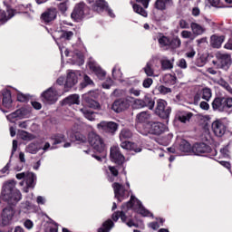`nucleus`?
Instances as JSON below:
<instances>
[{
    "label": "nucleus",
    "mask_w": 232,
    "mask_h": 232,
    "mask_svg": "<svg viewBox=\"0 0 232 232\" xmlns=\"http://www.w3.org/2000/svg\"><path fill=\"white\" fill-rule=\"evenodd\" d=\"M2 195L3 200L7 202L9 206H15L23 197L21 191L15 188V180L14 179H10L4 183Z\"/></svg>",
    "instance_id": "obj_1"
},
{
    "label": "nucleus",
    "mask_w": 232,
    "mask_h": 232,
    "mask_svg": "<svg viewBox=\"0 0 232 232\" xmlns=\"http://www.w3.org/2000/svg\"><path fill=\"white\" fill-rule=\"evenodd\" d=\"M158 43L160 48H165L166 50H177L182 44V41H180L179 36L169 38V36L162 35L158 39Z\"/></svg>",
    "instance_id": "obj_2"
},
{
    "label": "nucleus",
    "mask_w": 232,
    "mask_h": 232,
    "mask_svg": "<svg viewBox=\"0 0 232 232\" xmlns=\"http://www.w3.org/2000/svg\"><path fill=\"white\" fill-rule=\"evenodd\" d=\"M229 108H232V98L230 97H216L212 102L214 111H227Z\"/></svg>",
    "instance_id": "obj_3"
},
{
    "label": "nucleus",
    "mask_w": 232,
    "mask_h": 232,
    "mask_svg": "<svg viewBox=\"0 0 232 232\" xmlns=\"http://www.w3.org/2000/svg\"><path fill=\"white\" fill-rule=\"evenodd\" d=\"M133 108L140 110L142 108H148V110H154L155 108V98L151 94L147 93L143 99H136L133 102Z\"/></svg>",
    "instance_id": "obj_4"
},
{
    "label": "nucleus",
    "mask_w": 232,
    "mask_h": 232,
    "mask_svg": "<svg viewBox=\"0 0 232 232\" xmlns=\"http://www.w3.org/2000/svg\"><path fill=\"white\" fill-rule=\"evenodd\" d=\"M88 142L93 148L94 151H104L106 149V144H104V140L95 132H90L88 135Z\"/></svg>",
    "instance_id": "obj_5"
},
{
    "label": "nucleus",
    "mask_w": 232,
    "mask_h": 232,
    "mask_svg": "<svg viewBox=\"0 0 232 232\" xmlns=\"http://www.w3.org/2000/svg\"><path fill=\"white\" fill-rule=\"evenodd\" d=\"M90 12V7L84 4V2H80L75 5L72 13L71 14L72 19L74 21H82L84 19V15Z\"/></svg>",
    "instance_id": "obj_6"
},
{
    "label": "nucleus",
    "mask_w": 232,
    "mask_h": 232,
    "mask_svg": "<svg viewBox=\"0 0 232 232\" xmlns=\"http://www.w3.org/2000/svg\"><path fill=\"white\" fill-rule=\"evenodd\" d=\"M155 113L158 115V117H160V119H169V115L171 114V107H168V102L160 99L157 101Z\"/></svg>",
    "instance_id": "obj_7"
},
{
    "label": "nucleus",
    "mask_w": 232,
    "mask_h": 232,
    "mask_svg": "<svg viewBox=\"0 0 232 232\" xmlns=\"http://www.w3.org/2000/svg\"><path fill=\"white\" fill-rule=\"evenodd\" d=\"M217 61H213V64L221 70H229L231 66V55L226 53H218L216 55Z\"/></svg>",
    "instance_id": "obj_8"
},
{
    "label": "nucleus",
    "mask_w": 232,
    "mask_h": 232,
    "mask_svg": "<svg viewBox=\"0 0 232 232\" xmlns=\"http://www.w3.org/2000/svg\"><path fill=\"white\" fill-rule=\"evenodd\" d=\"M111 188L114 191V197L119 202L121 200H126L130 198V191L124 188V186L119 182H114L111 185Z\"/></svg>",
    "instance_id": "obj_9"
},
{
    "label": "nucleus",
    "mask_w": 232,
    "mask_h": 232,
    "mask_svg": "<svg viewBox=\"0 0 232 232\" xmlns=\"http://www.w3.org/2000/svg\"><path fill=\"white\" fill-rule=\"evenodd\" d=\"M57 14H59L57 8L49 7L41 14L40 19L44 24H52L57 19Z\"/></svg>",
    "instance_id": "obj_10"
},
{
    "label": "nucleus",
    "mask_w": 232,
    "mask_h": 232,
    "mask_svg": "<svg viewBox=\"0 0 232 232\" xmlns=\"http://www.w3.org/2000/svg\"><path fill=\"white\" fill-rule=\"evenodd\" d=\"M41 98L45 104H55L57 102V91L53 87H50L41 94Z\"/></svg>",
    "instance_id": "obj_11"
},
{
    "label": "nucleus",
    "mask_w": 232,
    "mask_h": 232,
    "mask_svg": "<svg viewBox=\"0 0 232 232\" xmlns=\"http://www.w3.org/2000/svg\"><path fill=\"white\" fill-rule=\"evenodd\" d=\"M98 130H102L103 133H111L113 135L119 130V124L115 121H101L97 125Z\"/></svg>",
    "instance_id": "obj_12"
},
{
    "label": "nucleus",
    "mask_w": 232,
    "mask_h": 232,
    "mask_svg": "<svg viewBox=\"0 0 232 232\" xmlns=\"http://www.w3.org/2000/svg\"><path fill=\"white\" fill-rule=\"evenodd\" d=\"M130 108V102L127 99L120 98L111 105V110L115 111L116 113H121V111H125V110H128Z\"/></svg>",
    "instance_id": "obj_13"
},
{
    "label": "nucleus",
    "mask_w": 232,
    "mask_h": 232,
    "mask_svg": "<svg viewBox=\"0 0 232 232\" xmlns=\"http://www.w3.org/2000/svg\"><path fill=\"white\" fill-rule=\"evenodd\" d=\"M191 152L194 153V155L211 153V147L204 142H197L192 146Z\"/></svg>",
    "instance_id": "obj_14"
},
{
    "label": "nucleus",
    "mask_w": 232,
    "mask_h": 232,
    "mask_svg": "<svg viewBox=\"0 0 232 232\" xmlns=\"http://www.w3.org/2000/svg\"><path fill=\"white\" fill-rule=\"evenodd\" d=\"M111 160L115 164H118V166H122V164H124V160H126V158H124V155L121 153L119 148L114 147L111 148Z\"/></svg>",
    "instance_id": "obj_15"
},
{
    "label": "nucleus",
    "mask_w": 232,
    "mask_h": 232,
    "mask_svg": "<svg viewBox=\"0 0 232 232\" xmlns=\"http://www.w3.org/2000/svg\"><path fill=\"white\" fill-rule=\"evenodd\" d=\"M2 104L4 108L7 110H12L14 108V101L12 100V91L8 89H4L2 91Z\"/></svg>",
    "instance_id": "obj_16"
},
{
    "label": "nucleus",
    "mask_w": 232,
    "mask_h": 232,
    "mask_svg": "<svg viewBox=\"0 0 232 232\" xmlns=\"http://www.w3.org/2000/svg\"><path fill=\"white\" fill-rule=\"evenodd\" d=\"M168 130V126L162 122L155 121L150 124L149 133L150 135H162Z\"/></svg>",
    "instance_id": "obj_17"
},
{
    "label": "nucleus",
    "mask_w": 232,
    "mask_h": 232,
    "mask_svg": "<svg viewBox=\"0 0 232 232\" xmlns=\"http://www.w3.org/2000/svg\"><path fill=\"white\" fill-rule=\"evenodd\" d=\"M79 82V77L77 76V73L75 72H69L67 73V78L64 83L65 92H69L71 88H73L75 84Z\"/></svg>",
    "instance_id": "obj_18"
},
{
    "label": "nucleus",
    "mask_w": 232,
    "mask_h": 232,
    "mask_svg": "<svg viewBox=\"0 0 232 232\" xmlns=\"http://www.w3.org/2000/svg\"><path fill=\"white\" fill-rule=\"evenodd\" d=\"M212 130L216 137H222L226 133V125L222 121L217 120L212 123Z\"/></svg>",
    "instance_id": "obj_19"
},
{
    "label": "nucleus",
    "mask_w": 232,
    "mask_h": 232,
    "mask_svg": "<svg viewBox=\"0 0 232 232\" xmlns=\"http://www.w3.org/2000/svg\"><path fill=\"white\" fill-rule=\"evenodd\" d=\"M88 66H89V70L93 72V73H95V75H97V77L102 81L104 79V77H106V71L102 70V68L97 65L95 62L90 61L88 63Z\"/></svg>",
    "instance_id": "obj_20"
},
{
    "label": "nucleus",
    "mask_w": 232,
    "mask_h": 232,
    "mask_svg": "<svg viewBox=\"0 0 232 232\" xmlns=\"http://www.w3.org/2000/svg\"><path fill=\"white\" fill-rule=\"evenodd\" d=\"M12 218H14V208L12 207L5 208L2 211V223L4 226L10 224Z\"/></svg>",
    "instance_id": "obj_21"
},
{
    "label": "nucleus",
    "mask_w": 232,
    "mask_h": 232,
    "mask_svg": "<svg viewBox=\"0 0 232 232\" xmlns=\"http://www.w3.org/2000/svg\"><path fill=\"white\" fill-rule=\"evenodd\" d=\"M173 0H156L154 8L160 12H164V10H168L169 6H173Z\"/></svg>",
    "instance_id": "obj_22"
},
{
    "label": "nucleus",
    "mask_w": 232,
    "mask_h": 232,
    "mask_svg": "<svg viewBox=\"0 0 232 232\" xmlns=\"http://www.w3.org/2000/svg\"><path fill=\"white\" fill-rule=\"evenodd\" d=\"M121 147L123 150H130V151H135V153H140L142 151V149L140 147H138L136 143H132L126 140H123L121 141Z\"/></svg>",
    "instance_id": "obj_23"
},
{
    "label": "nucleus",
    "mask_w": 232,
    "mask_h": 232,
    "mask_svg": "<svg viewBox=\"0 0 232 232\" xmlns=\"http://www.w3.org/2000/svg\"><path fill=\"white\" fill-rule=\"evenodd\" d=\"M108 169L109 170L106 171L108 182H115V179L119 177V169L117 167L113 166H109Z\"/></svg>",
    "instance_id": "obj_24"
},
{
    "label": "nucleus",
    "mask_w": 232,
    "mask_h": 232,
    "mask_svg": "<svg viewBox=\"0 0 232 232\" xmlns=\"http://www.w3.org/2000/svg\"><path fill=\"white\" fill-rule=\"evenodd\" d=\"M79 99V94H71L63 100V106H72L73 104H79L81 102Z\"/></svg>",
    "instance_id": "obj_25"
},
{
    "label": "nucleus",
    "mask_w": 232,
    "mask_h": 232,
    "mask_svg": "<svg viewBox=\"0 0 232 232\" xmlns=\"http://www.w3.org/2000/svg\"><path fill=\"white\" fill-rule=\"evenodd\" d=\"M9 12V14H6V11L0 10V26H3L4 24H6L12 17H14V9H11Z\"/></svg>",
    "instance_id": "obj_26"
},
{
    "label": "nucleus",
    "mask_w": 232,
    "mask_h": 232,
    "mask_svg": "<svg viewBox=\"0 0 232 232\" xmlns=\"http://www.w3.org/2000/svg\"><path fill=\"white\" fill-rule=\"evenodd\" d=\"M226 37L224 35L218 36V35H212L210 37V44L212 48H220L222 46V43H224V40Z\"/></svg>",
    "instance_id": "obj_27"
},
{
    "label": "nucleus",
    "mask_w": 232,
    "mask_h": 232,
    "mask_svg": "<svg viewBox=\"0 0 232 232\" xmlns=\"http://www.w3.org/2000/svg\"><path fill=\"white\" fill-rule=\"evenodd\" d=\"M108 8V2L106 0H96L92 5L94 12H104Z\"/></svg>",
    "instance_id": "obj_28"
},
{
    "label": "nucleus",
    "mask_w": 232,
    "mask_h": 232,
    "mask_svg": "<svg viewBox=\"0 0 232 232\" xmlns=\"http://www.w3.org/2000/svg\"><path fill=\"white\" fill-rule=\"evenodd\" d=\"M51 140H53V146H57V144L66 142V136L63 133H55L51 136Z\"/></svg>",
    "instance_id": "obj_29"
},
{
    "label": "nucleus",
    "mask_w": 232,
    "mask_h": 232,
    "mask_svg": "<svg viewBox=\"0 0 232 232\" xmlns=\"http://www.w3.org/2000/svg\"><path fill=\"white\" fill-rule=\"evenodd\" d=\"M193 117V112L189 111H183L178 114V121L179 122H182L183 124H186V122H189Z\"/></svg>",
    "instance_id": "obj_30"
},
{
    "label": "nucleus",
    "mask_w": 232,
    "mask_h": 232,
    "mask_svg": "<svg viewBox=\"0 0 232 232\" xmlns=\"http://www.w3.org/2000/svg\"><path fill=\"white\" fill-rule=\"evenodd\" d=\"M162 82L163 84H166L167 86H173L174 84L177 83V77L172 74H165L162 77Z\"/></svg>",
    "instance_id": "obj_31"
},
{
    "label": "nucleus",
    "mask_w": 232,
    "mask_h": 232,
    "mask_svg": "<svg viewBox=\"0 0 232 232\" xmlns=\"http://www.w3.org/2000/svg\"><path fill=\"white\" fill-rule=\"evenodd\" d=\"M115 223L111 219H107L102 223V227L98 229V232H110L114 227Z\"/></svg>",
    "instance_id": "obj_32"
},
{
    "label": "nucleus",
    "mask_w": 232,
    "mask_h": 232,
    "mask_svg": "<svg viewBox=\"0 0 232 232\" xmlns=\"http://www.w3.org/2000/svg\"><path fill=\"white\" fill-rule=\"evenodd\" d=\"M190 28H191L194 35H202V34H204V32H206V28L202 27V25H200L195 22H192L190 24Z\"/></svg>",
    "instance_id": "obj_33"
},
{
    "label": "nucleus",
    "mask_w": 232,
    "mask_h": 232,
    "mask_svg": "<svg viewBox=\"0 0 232 232\" xmlns=\"http://www.w3.org/2000/svg\"><path fill=\"white\" fill-rule=\"evenodd\" d=\"M192 148L191 144L186 140H181L179 145V151H182L183 153H191Z\"/></svg>",
    "instance_id": "obj_34"
},
{
    "label": "nucleus",
    "mask_w": 232,
    "mask_h": 232,
    "mask_svg": "<svg viewBox=\"0 0 232 232\" xmlns=\"http://www.w3.org/2000/svg\"><path fill=\"white\" fill-rule=\"evenodd\" d=\"M35 174L34 172H27L25 176V184L27 188H35Z\"/></svg>",
    "instance_id": "obj_35"
},
{
    "label": "nucleus",
    "mask_w": 232,
    "mask_h": 232,
    "mask_svg": "<svg viewBox=\"0 0 232 232\" xmlns=\"http://www.w3.org/2000/svg\"><path fill=\"white\" fill-rule=\"evenodd\" d=\"M87 153L92 155L93 159H96L98 162H102V159H106V149H103L102 152L95 150L93 153H92V150H88Z\"/></svg>",
    "instance_id": "obj_36"
},
{
    "label": "nucleus",
    "mask_w": 232,
    "mask_h": 232,
    "mask_svg": "<svg viewBox=\"0 0 232 232\" xmlns=\"http://www.w3.org/2000/svg\"><path fill=\"white\" fill-rule=\"evenodd\" d=\"M150 115L148 111H141L136 116L137 122H140V124H143L144 122H148V121H150Z\"/></svg>",
    "instance_id": "obj_37"
},
{
    "label": "nucleus",
    "mask_w": 232,
    "mask_h": 232,
    "mask_svg": "<svg viewBox=\"0 0 232 232\" xmlns=\"http://www.w3.org/2000/svg\"><path fill=\"white\" fill-rule=\"evenodd\" d=\"M71 140L77 141V142H86V137L82 135L79 131H75L70 134Z\"/></svg>",
    "instance_id": "obj_38"
},
{
    "label": "nucleus",
    "mask_w": 232,
    "mask_h": 232,
    "mask_svg": "<svg viewBox=\"0 0 232 232\" xmlns=\"http://www.w3.org/2000/svg\"><path fill=\"white\" fill-rule=\"evenodd\" d=\"M138 208L137 213L141 215V217H150V215H151V212L142 206V202H140V200H138Z\"/></svg>",
    "instance_id": "obj_39"
},
{
    "label": "nucleus",
    "mask_w": 232,
    "mask_h": 232,
    "mask_svg": "<svg viewBox=\"0 0 232 232\" xmlns=\"http://www.w3.org/2000/svg\"><path fill=\"white\" fill-rule=\"evenodd\" d=\"M131 137H133V133L131 132V130H130V129L121 130L120 133L121 141L128 140V139H131Z\"/></svg>",
    "instance_id": "obj_40"
},
{
    "label": "nucleus",
    "mask_w": 232,
    "mask_h": 232,
    "mask_svg": "<svg viewBox=\"0 0 232 232\" xmlns=\"http://www.w3.org/2000/svg\"><path fill=\"white\" fill-rule=\"evenodd\" d=\"M147 77H155V70L153 69V64L151 63H147L146 66L143 68Z\"/></svg>",
    "instance_id": "obj_41"
},
{
    "label": "nucleus",
    "mask_w": 232,
    "mask_h": 232,
    "mask_svg": "<svg viewBox=\"0 0 232 232\" xmlns=\"http://www.w3.org/2000/svg\"><path fill=\"white\" fill-rule=\"evenodd\" d=\"M39 150H41V148H39V145L35 142H32L26 147L27 153H31V155H35Z\"/></svg>",
    "instance_id": "obj_42"
},
{
    "label": "nucleus",
    "mask_w": 232,
    "mask_h": 232,
    "mask_svg": "<svg viewBox=\"0 0 232 232\" xmlns=\"http://www.w3.org/2000/svg\"><path fill=\"white\" fill-rule=\"evenodd\" d=\"M135 200L137 203L139 202V199H137L135 196L131 195L130 200L121 206L122 209H131V208L135 206Z\"/></svg>",
    "instance_id": "obj_43"
},
{
    "label": "nucleus",
    "mask_w": 232,
    "mask_h": 232,
    "mask_svg": "<svg viewBox=\"0 0 232 232\" xmlns=\"http://www.w3.org/2000/svg\"><path fill=\"white\" fill-rule=\"evenodd\" d=\"M19 137L22 138L23 140H34V139H35L34 134L29 133L26 130H20Z\"/></svg>",
    "instance_id": "obj_44"
},
{
    "label": "nucleus",
    "mask_w": 232,
    "mask_h": 232,
    "mask_svg": "<svg viewBox=\"0 0 232 232\" xmlns=\"http://www.w3.org/2000/svg\"><path fill=\"white\" fill-rule=\"evenodd\" d=\"M199 92H201V99H203L204 101H209V99H211V89L206 87L199 91Z\"/></svg>",
    "instance_id": "obj_45"
},
{
    "label": "nucleus",
    "mask_w": 232,
    "mask_h": 232,
    "mask_svg": "<svg viewBox=\"0 0 232 232\" xmlns=\"http://www.w3.org/2000/svg\"><path fill=\"white\" fill-rule=\"evenodd\" d=\"M132 8H133V11L136 13V14H140V15H142L143 17H147L148 16V13L146 12V10H144L142 8L141 5H140L139 4H134L132 5Z\"/></svg>",
    "instance_id": "obj_46"
},
{
    "label": "nucleus",
    "mask_w": 232,
    "mask_h": 232,
    "mask_svg": "<svg viewBox=\"0 0 232 232\" xmlns=\"http://www.w3.org/2000/svg\"><path fill=\"white\" fill-rule=\"evenodd\" d=\"M85 119L88 121H95V112L93 111H90L88 109L82 110Z\"/></svg>",
    "instance_id": "obj_47"
},
{
    "label": "nucleus",
    "mask_w": 232,
    "mask_h": 232,
    "mask_svg": "<svg viewBox=\"0 0 232 232\" xmlns=\"http://www.w3.org/2000/svg\"><path fill=\"white\" fill-rule=\"evenodd\" d=\"M208 63V57L204 56V55H200L199 57H198L195 61V64L196 66H198V68H202V66H206V63Z\"/></svg>",
    "instance_id": "obj_48"
},
{
    "label": "nucleus",
    "mask_w": 232,
    "mask_h": 232,
    "mask_svg": "<svg viewBox=\"0 0 232 232\" xmlns=\"http://www.w3.org/2000/svg\"><path fill=\"white\" fill-rule=\"evenodd\" d=\"M90 84H93V81L92 80V78H90V76L85 74L83 76V82L80 83V88L83 90V88H86V86H90Z\"/></svg>",
    "instance_id": "obj_49"
},
{
    "label": "nucleus",
    "mask_w": 232,
    "mask_h": 232,
    "mask_svg": "<svg viewBox=\"0 0 232 232\" xmlns=\"http://www.w3.org/2000/svg\"><path fill=\"white\" fill-rule=\"evenodd\" d=\"M73 37V32L72 31H62V34L60 35V39H65V41H72Z\"/></svg>",
    "instance_id": "obj_50"
},
{
    "label": "nucleus",
    "mask_w": 232,
    "mask_h": 232,
    "mask_svg": "<svg viewBox=\"0 0 232 232\" xmlns=\"http://www.w3.org/2000/svg\"><path fill=\"white\" fill-rule=\"evenodd\" d=\"M17 101L18 102H28L30 101V96L26 95L21 92H17Z\"/></svg>",
    "instance_id": "obj_51"
},
{
    "label": "nucleus",
    "mask_w": 232,
    "mask_h": 232,
    "mask_svg": "<svg viewBox=\"0 0 232 232\" xmlns=\"http://www.w3.org/2000/svg\"><path fill=\"white\" fill-rule=\"evenodd\" d=\"M17 117H23V111L21 110H16L15 111L7 115V120L14 121V119H17Z\"/></svg>",
    "instance_id": "obj_52"
},
{
    "label": "nucleus",
    "mask_w": 232,
    "mask_h": 232,
    "mask_svg": "<svg viewBox=\"0 0 232 232\" xmlns=\"http://www.w3.org/2000/svg\"><path fill=\"white\" fill-rule=\"evenodd\" d=\"M158 92H160V93L161 95H168V93H171L172 91H171V88H169V87H166L164 85H160L158 87Z\"/></svg>",
    "instance_id": "obj_53"
},
{
    "label": "nucleus",
    "mask_w": 232,
    "mask_h": 232,
    "mask_svg": "<svg viewBox=\"0 0 232 232\" xmlns=\"http://www.w3.org/2000/svg\"><path fill=\"white\" fill-rule=\"evenodd\" d=\"M87 104L89 108H92L93 110H99L101 108V104L95 100L89 99Z\"/></svg>",
    "instance_id": "obj_54"
},
{
    "label": "nucleus",
    "mask_w": 232,
    "mask_h": 232,
    "mask_svg": "<svg viewBox=\"0 0 232 232\" xmlns=\"http://www.w3.org/2000/svg\"><path fill=\"white\" fill-rule=\"evenodd\" d=\"M161 68L162 70H171V68H173V63H171V61L169 60H162Z\"/></svg>",
    "instance_id": "obj_55"
},
{
    "label": "nucleus",
    "mask_w": 232,
    "mask_h": 232,
    "mask_svg": "<svg viewBox=\"0 0 232 232\" xmlns=\"http://www.w3.org/2000/svg\"><path fill=\"white\" fill-rule=\"evenodd\" d=\"M51 224H53L54 227H47L45 232H59V224L53 219H51Z\"/></svg>",
    "instance_id": "obj_56"
},
{
    "label": "nucleus",
    "mask_w": 232,
    "mask_h": 232,
    "mask_svg": "<svg viewBox=\"0 0 232 232\" xmlns=\"http://www.w3.org/2000/svg\"><path fill=\"white\" fill-rule=\"evenodd\" d=\"M151 84H153V79L148 77L143 80V82H142L143 88H150Z\"/></svg>",
    "instance_id": "obj_57"
},
{
    "label": "nucleus",
    "mask_w": 232,
    "mask_h": 232,
    "mask_svg": "<svg viewBox=\"0 0 232 232\" xmlns=\"http://www.w3.org/2000/svg\"><path fill=\"white\" fill-rule=\"evenodd\" d=\"M58 10H60V12H62V14H64V12H66V10H68V5L66 4V2L60 3L58 5Z\"/></svg>",
    "instance_id": "obj_58"
},
{
    "label": "nucleus",
    "mask_w": 232,
    "mask_h": 232,
    "mask_svg": "<svg viewBox=\"0 0 232 232\" xmlns=\"http://www.w3.org/2000/svg\"><path fill=\"white\" fill-rule=\"evenodd\" d=\"M10 162L11 161L9 160V162H7V164L2 169H0V177H4L5 173L10 171Z\"/></svg>",
    "instance_id": "obj_59"
},
{
    "label": "nucleus",
    "mask_w": 232,
    "mask_h": 232,
    "mask_svg": "<svg viewBox=\"0 0 232 232\" xmlns=\"http://www.w3.org/2000/svg\"><path fill=\"white\" fill-rule=\"evenodd\" d=\"M179 28L189 29V24L184 19L179 20Z\"/></svg>",
    "instance_id": "obj_60"
},
{
    "label": "nucleus",
    "mask_w": 232,
    "mask_h": 232,
    "mask_svg": "<svg viewBox=\"0 0 232 232\" xmlns=\"http://www.w3.org/2000/svg\"><path fill=\"white\" fill-rule=\"evenodd\" d=\"M192 35H193V34L190 31H182L181 32V37H183V39H191Z\"/></svg>",
    "instance_id": "obj_61"
},
{
    "label": "nucleus",
    "mask_w": 232,
    "mask_h": 232,
    "mask_svg": "<svg viewBox=\"0 0 232 232\" xmlns=\"http://www.w3.org/2000/svg\"><path fill=\"white\" fill-rule=\"evenodd\" d=\"M24 226L26 227V229H32V227H34V222L30 219H26L24 222Z\"/></svg>",
    "instance_id": "obj_62"
},
{
    "label": "nucleus",
    "mask_w": 232,
    "mask_h": 232,
    "mask_svg": "<svg viewBox=\"0 0 232 232\" xmlns=\"http://www.w3.org/2000/svg\"><path fill=\"white\" fill-rule=\"evenodd\" d=\"M219 164L221 166H223V168H226L227 169H228V171H231V163L229 161H219Z\"/></svg>",
    "instance_id": "obj_63"
},
{
    "label": "nucleus",
    "mask_w": 232,
    "mask_h": 232,
    "mask_svg": "<svg viewBox=\"0 0 232 232\" xmlns=\"http://www.w3.org/2000/svg\"><path fill=\"white\" fill-rule=\"evenodd\" d=\"M121 211H116L112 214L111 218L114 222H117L121 218Z\"/></svg>",
    "instance_id": "obj_64"
}]
</instances>
